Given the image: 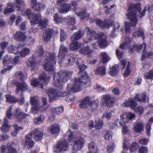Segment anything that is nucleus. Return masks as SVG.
<instances>
[{"mask_svg": "<svg viewBox=\"0 0 153 153\" xmlns=\"http://www.w3.org/2000/svg\"><path fill=\"white\" fill-rule=\"evenodd\" d=\"M27 64L28 67L33 69L36 64L34 57L33 56L29 57L27 62Z\"/></svg>", "mask_w": 153, "mask_h": 153, "instance_id": "2f4dec72", "label": "nucleus"}, {"mask_svg": "<svg viewBox=\"0 0 153 153\" xmlns=\"http://www.w3.org/2000/svg\"><path fill=\"white\" fill-rule=\"evenodd\" d=\"M95 72L97 74L102 76L104 75L106 73V69L105 67L102 66L97 68L95 71Z\"/></svg>", "mask_w": 153, "mask_h": 153, "instance_id": "58836bf2", "label": "nucleus"}, {"mask_svg": "<svg viewBox=\"0 0 153 153\" xmlns=\"http://www.w3.org/2000/svg\"><path fill=\"white\" fill-rule=\"evenodd\" d=\"M30 133H32L33 138L36 141H39L42 139L43 133L42 131H40L38 128H36Z\"/></svg>", "mask_w": 153, "mask_h": 153, "instance_id": "a211bd4d", "label": "nucleus"}, {"mask_svg": "<svg viewBox=\"0 0 153 153\" xmlns=\"http://www.w3.org/2000/svg\"><path fill=\"white\" fill-rule=\"evenodd\" d=\"M68 143L67 142L64 140L59 142L56 146L53 148L54 152L56 153L60 152L62 151H65L67 149Z\"/></svg>", "mask_w": 153, "mask_h": 153, "instance_id": "f8f14e48", "label": "nucleus"}, {"mask_svg": "<svg viewBox=\"0 0 153 153\" xmlns=\"http://www.w3.org/2000/svg\"><path fill=\"white\" fill-rule=\"evenodd\" d=\"M78 79L82 86L85 88L91 85L90 77L86 73L83 75L82 74L81 77Z\"/></svg>", "mask_w": 153, "mask_h": 153, "instance_id": "ddd939ff", "label": "nucleus"}, {"mask_svg": "<svg viewBox=\"0 0 153 153\" xmlns=\"http://www.w3.org/2000/svg\"><path fill=\"white\" fill-rule=\"evenodd\" d=\"M87 37L88 40H85V42L87 43L93 40L98 39V44L101 48H105L108 46V42L106 35L103 33L97 34L91 27L87 28Z\"/></svg>", "mask_w": 153, "mask_h": 153, "instance_id": "f03ea898", "label": "nucleus"}, {"mask_svg": "<svg viewBox=\"0 0 153 153\" xmlns=\"http://www.w3.org/2000/svg\"><path fill=\"white\" fill-rule=\"evenodd\" d=\"M89 152L91 153H98L99 149L97 146L93 142L90 143L88 145Z\"/></svg>", "mask_w": 153, "mask_h": 153, "instance_id": "cd10ccee", "label": "nucleus"}, {"mask_svg": "<svg viewBox=\"0 0 153 153\" xmlns=\"http://www.w3.org/2000/svg\"><path fill=\"white\" fill-rule=\"evenodd\" d=\"M14 10V7L11 3H9L7 4V8H6L4 12V14L7 13H10Z\"/></svg>", "mask_w": 153, "mask_h": 153, "instance_id": "3c124183", "label": "nucleus"}, {"mask_svg": "<svg viewBox=\"0 0 153 153\" xmlns=\"http://www.w3.org/2000/svg\"><path fill=\"white\" fill-rule=\"evenodd\" d=\"M118 67V66L117 65H116L111 68L110 71V74L113 76L117 74L118 72L117 69Z\"/></svg>", "mask_w": 153, "mask_h": 153, "instance_id": "4d7b16f0", "label": "nucleus"}, {"mask_svg": "<svg viewBox=\"0 0 153 153\" xmlns=\"http://www.w3.org/2000/svg\"><path fill=\"white\" fill-rule=\"evenodd\" d=\"M115 101V98L109 95H103L101 100V102L108 108L112 107Z\"/></svg>", "mask_w": 153, "mask_h": 153, "instance_id": "9b49d317", "label": "nucleus"}, {"mask_svg": "<svg viewBox=\"0 0 153 153\" xmlns=\"http://www.w3.org/2000/svg\"><path fill=\"white\" fill-rule=\"evenodd\" d=\"M130 42L127 43L126 42L125 43H123L120 46V48L117 49L116 51V53L118 58L120 59L123 54V51L121 49H126L129 45Z\"/></svg>", "mask_w": 153, "mask_h": 153, "instance_id": "6ab92c4d", "label": "nucleus"}, {"mask_svg": "<svg viewBox=\"0 0 153 153\" xmlns=\"http://www.w3.org/2000/svg\"><path fill=\"white\" fill-rule=\"evenodd\" d=\"M143 129V125L140 123H137L134 127V131L137 133L141 132Z\"/></svg>", "mask_w": 153, "mask_h": 153, "instance_id": "79ce46f5", "label": "nucleus"}, {"mask_svg": "<svg viewBox=\"0 0 153 153\" xmlns=\"http://www.w3.org/2000/svg\"><path fill=\"white\" fill-rule=\"evenodd\" d=\"M87 108L88 109L92 111H94L97 108L98 106L97 104L94 101L91 100V102H90Z\"/></svg>", "mask_w": 153, "mask_h": 153, "instance_id": "a19ab883", "label": "nucleus"}, {"mask_svg": "<svg viewBox=\"0 0 153 153\" xmlns=\"http://www.w3.org/2000/svg\"><path fill=\"white\" fill-rule=\"evenodd\" d=\"M17 47V48L15 46L12 45L8 47V51L10 53H13L14 54H17L18 51H19L20 49V45H18Z\"/></svg>", "mask_w": 153, "mask_h": 153, "instance_id": "f704fd0d", "label": "nucleus"}, {"mask_svg": "<svg viewBox=\"0 0 153 153\" xmlns=\"http://www.w3.org/2000/svg\"><path fill=\"white\" fill-rule=\"evenodd\" d=\"M145 78L146 79H153V70L146 72L144 74Z\"/></svg>", "mask_w": 153, "mask_h": 153, "instance_id": "bf43d9fd", "label": "nucleus"}, {"mask_svg": "<svg viewBox=\"0 0 153 153\" xmlns=\"http://www.w3.org/2000/svg\"><path fill=\"white\" fill-rule=\"evenodd\" d=\"M32 133L28 134L25 140V145L28 148H31L33 147L34 143L32 140Z\"/></svg>", "mask_w": 153, "mask_h": 153, "instance_id": "b1692460", "label": "nucleus"}, {"mask_svg": "<svg viewBox=\"0 0 153 153\" xmlns=\"http://www.w3.org/2000/svg\"><path fill=\"white\" fill-rule=\"evenodd\" d=\"M133 36L136 38H138L139 37H142L143 39L144 38V32L143 30L140 28L136 32H134L132 35Z\"/></svg>", "mask_w": 153, "mask_h": 153, "instance_id": "c03bdc74", "label": "nucleus"}, {"mask_svg": "<svg viewBox=\"0 0 153 153\" xmlns=\"http://www.w3.org/2000/svg\"><path fill=\"white\" fill-rule=\"evenodd\" d=\"M8 123L4 122V123L0 127L1 131L3 133L7 132L10 130V126L8 124Z\"/></svg>", "mask_w": 153, "mask_h": 153, "instance_id": "de8ad7c7", "label": "nucleus"}, {"mask_svg": "<svg viewBox=\"0 0 153 153\" xmlns=\"http://www.w3.org/2000/svg\"><path fill=\"white\" fill-rule=\"evenodd\" d=\"M46 7L45 4L42 2L35 3V4H33L32 8L33 10L40 12L44 9Z\"/></svg>", "mask_w": 153, "mask_h": 153, "instance_id": "f3484780", "label": "nucleus"}, {"mask_svg": "<svg viewBox=\"0 0 153 153\" xmlns=\"http://www.w3.org/2000/svg\"><path fill=\"white\" fill-rule=\"evenodd\" d=\"M28 86L25 82H18L17 83L16 93L17 94H18L21 91L19 95L21 98L19 100L20 104H23L24 101L23 92L24 91H26L27 90H28Z\"/></svg>", "mask_w": 153, "mask_h": 153, "instance_id": "6e6552de", "label": "nucleus"}, {"mask_svg": "<svg viewBox=\"0 0 153 153\" xmlns=\"http://www.w3.org/2000/svg\"><path fill=\"white\" fill-rule=\"evenodd\" d=\"M80 52L84 54L90 55L92 51L89 49V47L86 46L85 48H82L80 50Z\"/></svg>", "mask_w": 153, "mask_h": 153, "instance_id": "5fc2aeb1", "label": "nucleus"}, {"mask_svg": "<svg viewBox=\"0 0 153 153\" xmlns=\"http://www.w3.org/2000/svg\"><path fill=\"white\" fill-rule=\"evenodd\" d=\"M6 97L7 101L11 103H14L16 102L17 99L10 94L6 95Z\"/></svg>", "mask_w": 153, "mask_h": 153, "instance_id": "13d9d810", "label": "nucleus"}, {"mask_svg": "<svg viewBox=\"0 0 153 153\" xmlns=\"http://www.w3.org/2000/svg\"><path fill=\"white\" fill-rule=\"evenodd\" d=\"M70 54H67L65 55L61 59L59 62L61 66L66 67L69 65H73L75 60V59Z\"/></svg>", "mask_w": 153, "mask_h": 153, "instance_id": "1a4fd4ad", "label": "nucleus"}, {"mask_svg": "<svg viewBox=\"0 0 153 153\" xmlns=\"http://www.w3.org/2000/svg\"><path fill=\"white\" fill-rule=\"evenodd\" d=\"M137 145L136 143H133L130 145L129 150L131 152H133L137 149Z\"/></svg>", "mask_w": 153, "mask_h": 153, "instance_id": "774afa93", "label": "nucleus"}, {"mask_svg": "<svg viewBox=\"0 0 153 153\" xmlns=\"http://www.w3.org/2000/svg\"><path fill=\"white\" fill-rule=\"evenodd\" d=\"M96 24L100 27L102 28L108 27L110 26V25L107 21L102 22L101 20H98L96 21Z\"/></svg>", "mask_w": 153, "mask_h": 153, "instance_id": "ea45409f", "label": "nucleus"}, {"mask_svg": "<svg viewBox=\"0 0 153 153\" xmlns=\"http://www.w3.org/2000/svg\"><path fill=\"white\" fill-rule=\"evenodd\" d=\"M113 133L111 131H107L104 135V137L105 139L110 140L112 138Z\"/></svg>", "mask_w": 153, "mask_h": 153, "instance_id": "e2e57ef3", "label": "nucleus"}, {"mask_svg": "<svg viewBox=\"0 0 153 153\" xmlns=\"http://www.w3.org/2000/svg\"><path fill=\"white\" fill-rule=\"evenodd\" d=\"M146 45L145 43H143L141 45L139 44L134 45L132 47L129 48V53H131L135 51H137L138 52H139L143 48V53L142 55L141 59L142 60H143L146 58H149V52L146 51Z\"/></svg>", "mask_w": 153, "mask_h": 153, "instance_id": "423d86ee", "label": "nucleus"}, {"mask_svg": "<svg viewBox=\"0 0 153 153\" xmlns=\"http://www.w3.org/2000/svg\"><path fill=\"white\" fill-rule=\"evenodd\" d=\"M134 98L136 100L139 102H145L146 101V99H147V102H148L149 98L147 97L145 92L143 93L140 96L137 94L135 97Z\"/></svg>", "mask_w": 153, "mask_h": 153, "instance_id": "a878e982", "label": "nucleus"}, {"mask_svg": "<svg viewBox=\"0 0 153 153\" xmlns=\"http://www.w3.org/2000/svg\"><path fill=\"white\" fill-rule=\"evenodd\" d=\"M67 91L61 92L57 89L53 88L49 89L48 96L50 99L51 100L56 99L58 97H64L69 95L71 91H69L67 89Z\"/></svg>", "mask_w": 153, "mask_h": 153, "instance_id": "0eeeda50", "label": "nucleus"}, {"mask_svg": "<svg viewBox=\"0 0 153 153\" xmlns=\"http://www.w3.org/2000/svg\"><path fill=\"white\" fill-rule=\"evenodd\" d=\"M18 52L21 57H24L29 53L30 50L27 48L23 47L20 45V49Z\"/></svg>", "mask_w": 153, "mask_h": 153, "instance_id": "c756f323", "label": "nucleus"}, {"mask_svg": "<svg viewBox=\"0 0 153 153\" xmlns=\"http://www.w3.org/2000/svg\"><path fill=\"white\" fill-rule=\"evenodd\" d=\"M6 148L8 149V152L7 153H15V149L13 148L10 143H8L7 145H3L1 148V153H5Z\"/></svg>", "mask_w": 153, "mask_h": 153, "instance_id": "393cba45", "label": "nucleus"}, {"mask_svg": "<svg viewBox=\"0 0 153 153\" xmlns=\"http://www.w3.org/2000/svg\"><path fill=\"white\" fill-rule=\"evenodd\" d=\"M16 39L19 41H24L26 38V36L23 32L18 31L17 32L15 35Z\"/></svg>", "mask_w": 153, "mask_h": 153, "instance_id": "c9c22d12", "label": "nucleus"}, {"mask_svg": "<svg viewBox=\"0 0 153 153\" xmlns=\"http://www.w3.org/2000/svg\"><path fill=\"white\" fill-rule=\"evenodd\" d=\"M84 140L80 137H76L74 141V144L73 147L74 150L76 151L80 150L83 146Z\"/></svg>", "mask_w": 153, "mask_h": 153, "instance_id": "4468645a", "label": "nucleus"}, {"mask_svg": "<svg viewBox=\"0 0 153 153\" xmlns=\"http://www.w3.org/2000/svg\"><path fill=\"white\" fill-rule=\"evenodd\" d=\"M102 56L101 62L103 63H106L109 59V58L106 53L102 52L101 53Z\"/></svg>", "mask_w": 153, "mask_h": 153, "instance_id": "8fccbe9b", "label": "nucleus"}, {"mask_svg": "<svg viewBox=\"0 0 153 153\" xmlns=\"http://www.w3.org/2000/svg\"><path fill=\"white\" fill-rule=\"evenodd\" d=\"M153 123V117H152L150 118L147 124L146 127V132L149 136L150 132L151 129V123Z\"/></svg>", "mask_w": 153, "mask_h": 153, "instance_id": "603ef678", "label": "nucleus"}, {"mask_svg": "<svg viewBox=\"0 0 153 153\" xmlns=\"http://www.w3.org/2000/svg\"><path fill=\"white\" fill-rule=\"evenodd\" d=\"M82 60L80 58H79L77 60L76 64L79 69V73L80 74L85 70L87 67L84 64H82Z\"/></svg>", "mask_w": 153, "mask_h": 153, "instance_id": "473e14b6", "label": "nucleus"}, {"mask_svg": "<svg viewBox=\"0 0 153 153\" xmlns=\"http://www.w3.org/2000/svg\"><path fill=\"white\" fill-rule=\"evenodd\" d=\"M28 115L27 114L22 112L21 109L19 108H16L13 113V116L17 119L19 121H21Z\"/></svg>", "mask_w": 153, "mask_h": 153, "instance_id": "2eb2a0df", "label": "nucleus"}, {"mask_svg": "<svg viewBox=\"0 0 153 153\" xmlns=\"http://www.w3.org/2000/svg\"><path fill=\"white\" fill-rule=\"evenodd\" d=\"M15 1L16 7L18 9V10H21L24 4V0H15Z\"/></svg>", "mask_w": 153, "mask_h": 153, "instance_id": "6e6d98bb", "label": "nucleus"}, {"mask_svg": "<svg viewBox=\"0 0 153 153\" xmlns=\"http://www.w3.org/2000/svg\"><path fill=\"white\" fill-rule=\"evenodd\" d=\"M71 5L69 3H63L59 7L58 11L62 13H67L71 9Z\"/></svg>", "mask_w": 153, "mask_h": 153, "instance_id": "412c9836", "label": "nucleus"}, {"mask_svg": "<svg viewBox=\"0 0 153 153\" xmlns=\"http://www.w3.org/2000/svg\"><path fill=\"white\" fill-rule=\"evenodd\" d=\"M76 14L82 19H84L86 16V12L85 10H82L79 13H77Z\"/></svg>", "mask_w": 153, "mask_h": 153, "instance_id": "0e129e2a", "label": "nucleus"}, {"mask_svg": "<svg viewBox=\"0 0 153 153\" xmlns=\"http://www.w3.org/2000/svg\"><path fill=\"white\" fill-rule=\"evenodd\" d=\"M115 146L114 142H111L109 144L107 147V152L108 153H111L114 151V148Z\"/></svg>", "mask_w": 153, "mask_h": 153, "instance_id": "680f3d73", "label": "nucleus"}, {"mask_svg": "<svg viewBox=\"0 0 153 153\" xmlns=\"http://www.w3.org/2000/svg\"><path fill=\"white\" fill-rule=\"evenodd\" d=\"M46 57V60L44 64V69L53 74L55 72V69L53 65L56 62V61L55 60L56 55L53 53H48Z\"/></svg>", "mask_w": 153, "mask_h": 153, "instance_id": "20e7f679", "label": "nucleus"}, {"mask_svg": "<svg viewBox=\"0 0 153 153\" xmlns=\"http://www.w3.org/2000/svg\"><path fill=\"white\" fill-rule=\"evenodd\" d=\"M30 102L32 106L41 105V103L38 100L37 98L35 97H32L30 98Z\"/></svg>", "mask_w": 153, "mask_h": 153, "instance_id": "09e8293b", "label": "nucleus"}, {"mask_svg": "<svg viewBox=\"0 0 153 153\" xmlns=\"http://www.w3.org/2000/svg\"><path fill=\"white\" fill-rule=\"evenodd\" d=\"M12 108L11 106H10L9 108L7 109L6 113V116L4 117V122L8 123L9 121L8 119H10L11 117L13 115L12 112Z\"/></svg>", "mask_w": 153, "mask_h": 153, "instance_id": "72a5a7b5", "label": "nucleus"}, {"mask_svg": "<svg viewBox=\"0 0 153 153\" xmlns=\"http://www.w3.org/2000/svg\"><path fill=\"white\" fill-rule=\"evenodd\" d=\"M141 7L139 4H131L130 5L128 10V12L127 16L131 22V24L127 21L125 22V30L126 33L129 32L131 25L134 26L137 24L138 20L137 18V16L138 13L140 14V18L144 15L146 8H145L143 11L140 13L139 11Z\"/></svg>", "mask_w": 153, "mask_h": 153, "instance_id": "f257e3e1", "label": "nucleus"}, {"mask_svg": "<svg viewBox=\"0 0 153 153\" xmlns=\"http://www.w3.org/2000/svg\"><path fill=\"white\" fill-rule=\"evenodd\" d=\"M63 111L64 108L61 106L53 108L51 110V113L52 114H53L54 115H59L63 112Z\"/></svg>", "mask_w": 153, "mask_h": 153, "instance_id": "4c0bfd02", "label": "nucleus"}, {"mask_svg": "<svg viewBox=\"0 0 153 153\" xmlns=\"http://www.w3.org/2000/svg\"><path fill=\"white\" fill-rule=\"evenodd\" d=\"M135 117L134 114L129 112L127 113H124L121 116L120 119L125 123H127L129 120L134 118Z\"/></svg>", "mask_w": 153, "mask_h": 153, "instance_id": "aec40b11", "label": "nucleus"}, {"mask_svg": "<svg viewBox=\"0 0 153 153\" xmlns=\"http://www.w3.org/2000/svg\"><path fill=\"white\" fill-rule=\"evenodd\" d=\"M55 6L53 5L50 6L47 10L46 14L47 15H51L54 11Z\"/></svg>", "mask_w": 153, "mask_h": 153, "instance_id": "338daca9", "label": "nucleus"}, {"mask_svg": "<svg viewBox=\"0 0 153 153\" xmlns=\"http://www.w3.org/2000/svg\"><path fill=\"white\" fill-rule=\"evenodd\" d=\"M84 31L78 30V31L74 33L71 36V40L72 42L78 40L80 39L84 35Z\"/></svg>", "mask_w": 153, "mask_h": 153, "instance_id": "5701e85b", "label": "nucleus"}, {"mask_svg": "<svg viewBox=\"0 0 153 153\" xmlns=\"http://www.w3.org/2000/svg\"><path fill=\"white\" fill-rule=\"evenodd\" d=\"M31 85L33 87H36L39 85L40 87L42 88L43 89L42 84L41 83L40 84V82L37 78H33L31 80Z\"/></svg>", "mask_w": 153, "mask_h": 153, "instance_id": "49530a36", "label": "nucleus"}, {"mask_svg": "<svg viewBox=\"0 0 153 153\" xmlns=\"http://www.w3.org/2000/svg\"><path fill=\"white\" fill-rule=\"evenodd\" d=\"M130 63L129 62H128V64L126 68V70L124 71V77H126L128 76L131 73V71L129 69L130 66Z\"/></svg>", "mask_w": 153, "mask_h": 153, "instance_id": "052dcab7", "label": "nucleus"}, {"mask_svg": "<svg viewBox=\"0 0 153 153\" xmlns=\"http://www.w3.org/2000/svg\"><path fill=\"white\" fill-rule=\"evenodd\" d=\"M82 86L78 79H75L72 81L67 86V90L72 92H77L79 91Z\"/></svg>", "mask_w": 153, "mask_h": 153, "instance_id": "9d476101", "label": "nucleus"}, {"mask_svg": "<svg viewBox=\"0 0 153 153\" xmlns=\"http://www.w3.org/2000/svg\"><path fill=\"white\" fill-rule=\"evenodd\" d=\"M44 119V116L43 114H41L39 117L35 119L34 121L35 124L39 123L42 122Z\"/></svg>", "mask_w": 153, "mask_h": 153, "instance_id": "69168bd1", "label": "nucleus"}, {"mask_svg": "<svg viewBox=\"0 0 153 153\" xmlns=\"http://www.w3.org/2000/svg\"><path fill=\"white\" fill-rule=\"evenodd\" d=\"M91 98L89 97H86L80 101L79 106L82 108H87L90 102H91Z\"/></svg>", "mask_w": 153, "mask_h": 153, "instance_id": "4be33fe9", "label": "nucleus"}, {"mask_svg": "<svg viewBox=\"0 0 153 153\" xmlns=\"http://www.w3.org/2000/svg\"><path fill=\"white\" fill-rule=\"evenodd\" d=\"M44 109H43L42 106L41 105L32 106L31 107L30 112L35 115L40 111H43Z\"/></svg>", "mask_w": 153, "mask_h": 153, "instance_id": "7c9ffc66", "label": "nucleus"}, {"mask_svg": "<svg viewBox=\"0 0 153 153\" xmlns=\"http://www.w3.org/2000/svg\"><path fill=\"white\" fill-rule=\"evenodd\" d=\"M54 32L53 30L51 29H47L44 31L42 37L43 40L46 42L49 41L51 39L52 35Z\"/></svg>", "mask_w": 153, "mask_h": 153, "instance_id": "dca6fc26", "label": "nucleus"}, {"mask_svg": "<svg viewBox=\"0 0 153 153\" xmlns=\"http://www.w3.org/2000/svg\"><path fill=\"white\" fill-rule=\"evenodd\" d=\"M31 16L29 19L32 25L39 24V26L41 28L43 29L46 28L48 22V19H47L44 18L42 21H41L42 16L41 14L39 13L33 14L31 15Z\"/></svg>", "mask_w": 153, "mask_h": 153, "instance_id": "39448f33", "label": "nucleus"}, {"mask_svg": "<svg viewBox=\"0 0 153 153\" xmlns=\"http://www.w3.org/2000/svg\"><path fill=\"white\" fill-rule=\"evenodd\" d=\"M49 130L50 132L52 134H57L59 132V126L58 124L52 125L49 127Z\"/></svg>", "mask_w": 153, "mask_h": 153, "instance_id": "bb28decb", "label": "nucleus"}, {"mask_svg": "<svg viewBox=\"0 0 153 153\" xmlns=\"http://www.w3.org/2000/svg\"><path fill=\"white\" fill-rule=\"evenodd\" d=\"M125 106L126 107H130L132 109H135L137 105V103L135 101L134 99L126 101L124 103Z\"/></svg>", "mask_w": 153, "mask_h": 153, "instance_id": "c85d7f7f", "label": "nucleus"}, {"mask_svg": "<svg viewBox=\"0 0 153 153\" xmlns=\"http://www.w3.org/2000/svg\"><path fill=\"white\" fill-rule=\"evenodd\" d=\"M68 49L63 44L60 45L59 49V56L62 55L64 53H67Z\"/></svg>", "mask_w": 153, "mask_h": 153, "instance_id": "864d4df0", "label": "nucleus"}, {"mask_svg": "<svg viewBox=\"0 0 153 153\" xmlns=\"http://www.w3.org/2000/svg\"><path fill=\"white\" fill-rule=\"evenodd\" d=\"M54 74L53 79L56 87L62 88V82H66L69 79L72 74L71 71H62L57 73Z\"/></svg>", "mask_w": 153, "mask_h": 153, "instance_id": "7ed1b4c3", "label": "nucleus"}, {"mask_svg": "<svg viewBox=\"0 0 153 153\" xmlns=\"http://www.w3.org/2000/svg\"><path fill=\"white\" fill-rule=\"evenodd\" d=\"M39 77L40 80L43 81L46 84L48 83L50 78V76H47L45 72H42Z\"/></svg>", "mask_w": 153, "mask_h": 153, "instance_id": "e433bc0d", "label": "nucleus"}, {"mask_svg": "<svg viewBox=\"0 0 153 153\" xmlns=\"http://www.w3.org/2000/svg\"><path fill=\"white\" fill-rule=\"evenodd\" d=\"M81 45L80 43L78 42H72L70 44L69 49L71 50H76L79 49Z\"/></svg>", "mask_w": 153, "mask_h": 153, "instance_id": "37998d69", "label": "nucleus"}, {"mask_svg": "<svg viewBox=\"0 0 153 153\" xmlns=\"http://www.w3.org/2000/svg\"><path fill=\"white\" fill-rule=\"evenodd\" d=\"M13 58L7 55L5 56L3 59L2 63L4 65H6L11 62Z\"/></svg>", "mask_w": 153, "mask_h": 153, "instance_id": "a18cd8bd", "label": "nucleus"}]
</instances>
